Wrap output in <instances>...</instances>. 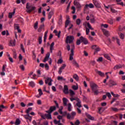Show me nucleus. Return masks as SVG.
Here are the masks:
<instances>
[{
	"mask_svg": "<svg viewBox=\"0 0 125 125\" xmlns=\"http://www.w3.org/2000/svg\"><path fill=\"white\" fill-rule=\"evenodd\" d=\"M76 112L72 111L71 113H67V111H64L62 112V117H65L66 116L67 119L68 120H74V118H75V116H76Z\"/></svg>",
	"mask_w": 125,
	"mask_h": 125,
	"instance_id": "obj_1",
	"label": "nucleus"
},
{
	"mask_svg": "<svg viewBox=\"0 0 125 125\" xmlns=\"http://www.w3.org/2000/svg\"><path fill=\"white\" fill-rule=\"evenodd\" d=\"M26 8L27 9V12L28 13H31L33 10H35V9H36V7H33L30 5V3H27Z\"/></svg>",
	"mask_w": 125,
	"mask_h": 125,
	"instance_id": "obj_2",
	"label": "nucleus"
},
{
	"mask_svg": "<svg viewBox=\"0 0 125 125\" xmlns=\"http://www.w3.org/2000/svg\"><path fill=\"white\" fill-rule=\"evenodd\" d=\"M74 39L73 36H67L65 40L66 43H72L74 42Z\"/></svg>",
	"mask_w": 125,
	"mask_h": 125,
	"instance_id": "obj_3",
	"label": "nucleus"
},
{
	"mask_svg": "<svg viewBox=\"0 0 125 125\" xmlns=\"http://www.w3.org/2000/svg\"><path fill=\"white\" fill-rule=\"evenodd\" d=\"M53 80H52L51 79V78L48 77L47 78H46V79L45 80V83H46V84H48V85H49V86H51L52 85V82Z\"/></svg>",
	"mask_w": 125,
	"mask_h": 125,
	"instance_id": "obj_4",
	"label": "nucleus"
},
{
	"mask_svg": "<svg viewBox=\"0 0 125 125\" xmlns=\"http://www.w3.org/2000/svg\"><path fill=\"white\" fill-rule=\"evenodd\" d=\"M92 49H94L95 51L94 54H96L98 51H100V49L97 45H93L92 46Z\"/></svg>",
	"mask_w": 125,
	"mask_h": 125,
	"instance_id": "obj_5",
	"label": "nucleus"
},
{
	"mask_svg": "<svg viewBox=\"0 0 125 125\" xmlns=\"http://www.w3.org/2000/svg\"><path fill=\"white\" fill-rule=\"evenodd\" d=\"M91 87L92 89V91H94L95 90H97V88H98V86L94 83H93L90 84Z\"/></svg>",
	"mask_w": 125,
	"mask_h": 125,
	"instance_id": "obj_6",
	"label": "nucleus"
},
{
	"mask_svg": "<svg viewBox=\"0 0 125 125\" xmlns=\"http://www.w3.org/2000/svg\"><path fill=\"white\" fill-rule=\"evenodd\" d=\"M80 40L82 42H83L84 44H87L88 43V41H87V39L83 38V36L80 37Z\"/></svg>",
	"mask_w": 125,
	"mask_h": 125,
	"instance_id": "obj_7",
	"label": "nucleus"
},
{
	"mask_svg": "<svg viewBox=\"0 0 125 125\" xmlns=\"http://www.w3.org/2000/svg\"><path fill=\"white\" fill-rule=\"evenodd\" d=\"M63 91L64 94H69V89L68 88V86L67 85L64 86Z\"/></svg>",
	"mask_w": 125,
	"mask_h": 125,
	"instance_id": "obj_8",
	"label": "nucleus"
},
{
	"mask_svg": "<svg viewBox=\"0 0 125 125\" xmlns=\"http://www.w3.org/2000/svg\"><path fill=\"white\" fill-rule=\"evenodd\" d=\"M46 113H48L45 114L46 118H47V119H48V120H51L52 119V117H51V112L46 111Z\"/></svg>",
	"mask_w": 125,
	"mask_h": 125,
	"instance_id": "obj_9",
	"label": "nucleus"
},
{
	"mask_svg": "<svg viewBox=\"0 0 125 125\" xmlns=\"http://www.w3.org/2000/svg\"><path fill=\"white\" fill-rule=\"evenodd\" d=\"M65 67H66V64H63L62 66L60 68L59 70V74H60V75H61V74L62 73V70H64Z\"/></svg>",
	"mask_w": 125,
	"mask_h": 125,
	"instance_id": "obj_10",
	"label": "nucleus"
},
{
	"mask_svg": "<svg viewBox=\"0 0 125 125\" xmlns=\"http://www.w3.org/2000/svg\"><path fill=\"white\" fill-rule=\"evenodd\" d=\"M15 42H16V40H15V39H14L13 41L11 40L9 42V46H15Z\"/></svg>",
	"mask_w": 125,
	"mask_h": 125,
	"instance_id": "obj_11",
	"label": "nucleus"
},
{
	"mask_svg": "<svg viewBox=\"0 0 125 125\" xmlns=\"http://www.w3.org/2000/svg\"><path fill=\"white\" fill-rule=\"evenodd\" d=\"M95 71L97 73V74H98L100 76V77H104L105 74H104V73L102 72V71L98 70H96Z\"/></svg>",
	"mask_w": 125,
	"mask_h": 125,
	"instance_id": "obj_12",
	"label": "nucleus"
},
{
	"mask_svg": "<svg viewBox=\"0 0 125 125\" xmlns=\"http://www.w3.org/2000/svg\"><path fill=\"white\" fill-rule=\"evenodd\" d=\"M55 110H56V106H52L50 107L49 110H47V111L52 113L53 111H55Z\"/></svg>",
	"mask_w": 125,
	"mask_h": 125,
	"instance_id": "obj_13",
	"label": "nucleus"
},
{
	"mask_svg": "<svg viewBox=\"0 0 125 125\" xmlns=\"http://www.w3.org/2000/svg\"><path fill=\"white\" fill-rule=\"evenodd\" d=\"M49 56H50V54L49 53H47L43 61V62L45 63L47 60H48V58H49Z\"/></svg>",
	"mask_w": 125,
	"mask_h": 125,
	"instance_id": "obj_14",
	"label": "nucleus"
},
{
	"mask_svg": "<svg viewBox=\"0 0 125 125\" xmlns=\"http://www.w3.org/2000/svg\"><path fill=\"white\" fill-rule=\"evenodd\" d=\"M54 14V11L51 10L50 12L48 13V18L49 20L51 19V17H52V16Z\"/></svg>",
	"mask_w": 125,
	"mask_h": 125,
	"instance_id": "obj_15",
	"label": "nucleus"
},
{
	"mask_svg": "<svg viewBox=\"0 0 125 125\" xmlns=\"http://www.w3.org/2000/svg\"><path fill=\"white\" fill-rule=\"evenodd\" d=\"M74 4L77 6V8H81V7H82L81 4H80V3H79V2L77 1L76 0H74Z\"/></svg>",
	"mask_w": 125,
	"mask_h": 125,
	"instance_id": "obj_16",
	"label": "nucleus"
},
{
	"mask_svg": "<svg viewBox=\"0 0 125 125\" xmlns=\"http://www.w3.org/2000/svg\"><path fill=\"white\" fill-rule=\"evenodd\" d=\"M62 103L63 104V106H67V103H68V99L66 98H63L62 99Z\"/></svg>",
	"mask_w": 125,
	"mask_h": 125,
	"instance_id": "obj_17",
	"label": "nucleus"
},
{
	"mask_svg": "<svg viewBox=\"0 0 125 125\" xmlns=\"http://www.w3.org/2000/svg\"><path fill=\"white\" fill-rule=\"evenodd\" d=\"M88 7H89V8H93L94 7V5L92 3H90V4H86L85 5V8H88Z\"/></svg>",
	"mask_w": 125,
	"mask_h": 125,
	"instance_id": "obj_18",
	"label": "nucleus"
},
{
	"mask_svg": "<svg viewBox=\"0 0 125 125\" xmlns=\"http://www.w3.org/2000/svg\"><path fill=\"white\" fill-rule=\"evenodd\" d=\"M121 68H123V66L121 64H119L116 65L114 67L113 69L114 70H118V69H121Z\"/></svg>",
	"mask_w": 125,
	"mask_h": 125,
	"instance_id": "obj_19",
	"label": "nucleus"
},
{
	"mask_svg": "<svg viewBox=\"0 0 125 125\" xmlns=\"http://www.w3.org/2000/svg\"><path fill=\"white\" fill-rule=\"evenodd\" d=\"M54 42H52L50 46V50L51 53H52V50H54Z\"/></svg>",
	"mask_w": 125,
	"mask_h": 125,
	"instance_id": "obj_20",
	"label": "nucleus"
},
{
	"mask_svg": "<svg viewBox=\"0 0 125 125\" xmlns=\"http://www.w3.org/2000/svg\"><path fill=\"white\" fill-rule=\"evenodd\" d=\"M93 2L94 5L96 6V7H99V2H98V1H97V0H93Z\"/></svg>",
	"mask_w": 125,
	"mask_h": 125,
	"instance_id": "obj_21",
	"label": "nucleus"
},
{
	"mask_svg": "<svg viewBox=\"0 0 125 125\" xmlns=\"http://www.w3.org/2000/svg\"><path fill=\"white\" fill-rule=\"evenodd\" d=\"M109 84H110V86H113V85H117V83L113 80H110Z\"/></svg>",
	"mask_w": 125,
	"mask_h": 125,
	"instance_id": "obj_22",
	"label": "nucleus"
},
{
	"mask_svg": "<svg viewBox=\"0 0 125 125\" xmlns=\"http://www.w3.org/2000/svg\"><path fill=\"white\" fill-rule=\"evenodd\" d=\"M14 14H15V9H14V11L12 13H9V18L11 19Z\"/></svg>",
	"mask_w": 125,
	"mask_h": 125,
	"instance_id": "obj_23",
	"label": "nucleus"
},
{
	"mask_svg": "<svg viewBox=\"0 0 125 125\" xmlns=\"http://www.w3.org/2000/svg\"><path fill=\"white\" fill-rule=\"evenodd\" d=\"M103 55L104 57L106 58V59L111 61V58L110 57V56H109V55L108 54H104Z\"/></svg>",
	"mask_w": 125,
	"mask_h": 125,
	"instance_id": "obj_24",
	"label": "nucleus"
},
{
	"mask_svg": "<svg viewBox=\"0 0 125 125\" xmlns=\"http://www.w3.org/2000/svg\"><path fill=\"white\" fill-rule=\"evenodd\" d=\"M44 27V24H42L40 25V26L39 27V28H38V32L39 33H41L42 32V29H43V27Z\"/></svg>",
	"mask_w": 125,
	"mask_h": 125,
	"instance_id": "obj_25",
	"label": "nucleus"
},
{
	"mask_svg": "<svg viewBox=\"0 0 125 125\" xmlns=\"http://www.w3.org/2000/svg\"><path fill=\"white\" fill-rule=\"evenodd\" d=\"M82 103V101H78V102H77V104H76V106H77V107H79V108H81L82 107V104H81Z\"/></svg>",
	"mask_w": 125,
	"mask_h": 125,
	"instance_id": "obj_26",
	"label": "nucleus"
},
{
	"mask_svg": "<svg viewBox=\"0 0 125 125\" xmlns=\"http://www.w3.org/2000/svg\"><path fill=\"white\" fill-rule=\"evenodd\" d=\"M13 58L15 59H16L17 58V54H16V51L15 50H13Z\"/></svg>",
	"mask_w": 125,
	"mask_h": 125,
	"instance_id": "obj_27",
	"label": "nucleus"
},
{
	"mask_svg": "<svg viewBox=\"0 0 125 125\" xmlns=\"http://www.w3.org/2000/svg\"><path fill=\"white\" fill-rule=\"evenodd\" d=\"M83 25L84 26H85V27L86 26V25L87 26H88V27L89 28V29L91 27V25H90V23H89V22H85V23H84L83 24Z\"/></svg>",
	"mask_w": 125,
	"mask_h": 125,
	"instance_id": "obj_28",
	"label": "nucleus"
},
{
	"mask_svg": "<svg viewBox=\"0 0 125 125\" xmlns=\"http://www.w3.org/2000/svg\"><path fill=\"white\" fill-rule=\"evenodd\" d=\"M38 42L39 44H42V37L40 36L39 37Z\"/></svg>",
	"mask_w": 125,
	"mask_h": 125,
	"instance_id": "obj_29",
	"label": "nucleus"
},
{
	"mask_svg": "<svg viewBox=\"0 0 125 125\" xmlns=\"http://www.w3.org/2000/svg\"><path fill=\"white\" fill-rule=\"evenodd\" d=\"M104 34L106 36V37H109L110 36V34H109V31L107 30H104Z\"/></svg>",
	"mask_w": 125,
	"mask_h": 125,
	"instance_id": "obj_30",
	"label": "nucleus"
},
{
	"mask_svg": "<svg viewBox=\"0 0 125 125\" xmlns=\"http://www.w3.org/2000/svg\"><path fill=\"white\" fill-rule=\"evenodd\" d=\"M71 107H72V104H70V103L68 104V107H67V110L69 112H71V111H72V109L71 108Z\"/></svg>",
	"mask_w": 125,
	"mask_h": 125,
	"instance_id": "obj_31",
	"label": "nucleus"
},
{
	"mask_svg": "<svg viewBox=\"0 0 125 125\" xmlns=\"http://www.w3.org/2000/svg\"><path fill=\"white\" fill-rule=\"evenodd\" d=\"M81 42H82V40H81V37H80V39L77 40V41H76V44L77 45H80Z\"/></svg>",
	"mask_w": 125,
	"mask_h": 125,
	"instance_id": "obj_32",
	"label": "nucleus"
},
{
	"mask_svg": "<svg viewBox=\"0 0 125 125\" xmlns=\"http://www.w3.org/2000/svg\"><path fill=\"white\" fill-rule=\"evenodd\" d=\"M38 25H39V22L36 21V22L34 23V28L35 30H37L38 29Z\"/></svg>",
	"mask_w": 125,
	"mask_h": 125,
	"instance_id": "obj_33",
	"label": "nucleus"
},
{
	"mask_svg": "<svg viewBox=\"0 0 125 125\" xmlns=\"http://www.w3.org/2000/svg\"><path fill=\"white\" fill-rule=\"evenodd\" d=\"M73 56H74V53L71 52L70 57H69V60H70V61H72V60L74 59V58H73Z\"/></svg>",
	"mask_w": 125,
	"mask_h": 125,
	"instance_id": "obj_34",
	"label": "nucleus"
},
{
	"mask_svg": "<svg viewBox=\"0 0 125 125\" xmlns=\"http://www.w3.org/2000/svg\"><path fill=\"white\" fill-rule=\"evenodd\" d=\"M87 117L88 119H89V120H91L92 121H93L94 120V117L91 116L89 114H87Z\"/></svg>",
	"mask_w": 125,
	"mask_h": 125,
	"instance_id": "obj_35",
	"label": "nucleus"
},
{
	"mask_svg": "<svg viewBox=\"0 0 125 125\" xmlns=\"http://www.w3.org/2000/svg\"><path fill=\"white\" fill-rule=\"evenodd\" d=\"M119 37H120V39H122V40H124V39L125 38V35H124V34H123L122 33H119Z\"/></svg>",
	"mask_w": 125,
	"mask_h": 125,
	"instance_id": "obj_36",
	"label": "nucleus"
},
{
	"mask_svg": "<svg viewBox=\"0 0 125 125\" xmlns=\"http://www.w3.org/2000/svg\"><path fill=\"white\" fill-rule=\"evenodd\" d=\"M20 123H21V121L19 119H17L16 120V122L15 123V125H20Z\"/></svg>",
	"mask_w": 125,
	"mask_h": 125,
	"instance_id": "obj_37",
	"label": "nucleus"
},
{
	"mask_svg": "<svg viewBox=\"0 0 125 125\" xmlns=\"http://www.w3.org/2000/svg\"><path fill=\"white\" fill-rule=\"evenodd\" d=\"M75 49V45L74 44H71V52L74 53V50Z\"/></svg>",
	"mask_w": 125,
	"mask_h": 125,
	"instance_id": "obj_38",
	"label": "nucleus"
},
{
	"mask_svg": "<svg viewBox=\"0 0 125 125\" xmlns=\"http://www.w3.org/2000/svg\"><path fill=\"white\" fill-rule=\"evenodd\" d=\"M62 110H63V106H61V108L59 109V112L61 115H63V111H62Z\"/></svg>",
	"mask_w": 125,
	"mask_h": 125,
	"instance_id": "obj_39",
	"label": "nucleus"
},
{
	"mask_svg": "<svg viewBox=\"0 0 125 125\" xmlns=\"http://www.w3.org/2000/svg\"><path fill=\"white\" fill-rule=\"evenodd\" d=\"M73 79H75L76 81H79V76H78L77 74H75L73 75Z\"/></svg>",
	"mask_w": 125,
	"mask_h": 125,
	"instance_id": "obj_40",
	"label": "nucleus"
},
{
	"mask_svg": "<svg viewBox=\"0 0 125 125\" xmlns=\"http://www.w3.org/2000/svg\"><path fill=\"white\" fill-rule=\"evenodd\" d=\"M73 64H74V66H75V67H76L77 68H79V63H78L77 62L74 61L73 62Z\"/></svg>",
	"mask_w": 125,
	"mask_h": 125,
	"instance_id": "obj_41",
	"label": "nucleus"
},
{
	"mask_svg": "<svg viewBox=\"0 0 125 125\" xmlns=\"http://www.w3.org/2000/svg\"><path fill=\"white\" fill-rule=\"evenodd\" d=\"M69 92L70 93L71 96H73L75 95V92H74V91H73V90L70 89Z\"/></svg>",
	"mask_w": 125,
	"mask_h": 125,
	"instance_id": "obj_42",
	"label": "nucleus"
},
{
	"mask_svg": "<svg viewBox=\"0 0 125 125\" xmlns=\"http://www.w3.org/2000/svg\"><path fill=\"white\" fill-rule=\"evenodd\" d=\"M72 89L74 90H78V89H79V86L74 85L72 86Z\"/></svg>",
	"mask_w": 125,
	"mask_h": 125,
	"instance_id": "obj_43",
	"label": "nucleus"
},
{
	"mask_svg": "<svg viewBox=\"0 0 125 125\" xmlns=\"http://www.w3.org/2000/svg\"><path fill=\"white\" fill-rule=\"evenodd\" d=\"M32 107H29L26 110V114H29L31 111H32Z\"/></svg>",
	"mask_w": 125,
	"mask_h": 125,
	"instance_id": "obj_44",
	"label": "nucleus"
},
{
	"mask_svg": "<svg viewBox=\"0 0 125 125\" xmlns=\"http://www.w3.org/2000/svg\"><path fill=\"white\" fill-rule=\"evenodd\" d=\"M82 22V21H81V19H78L76 20V24L77 25H80Z\"/></svg>",
	"mask_w": 125,
	"mask_h": 125,
	"instance_id": "obj_45",
	"label": "nucleus"
},
{
	"mask_svg": "<svg viewBox=\"0 0 125 125\" xmlns=\"http://www.w3.org/2000/svg\"><path fill=\"white\" fill-rule=\"evenodd\" d=\"M29 85H30V86H31L32 87H34L35 86V83L32 81L29 82Z\"/></svg>",
	"mask_w": 125,
	"mask_h": 125,
	"instance_id": "obj_46",
	"label": "nucleus"
},
{
	"mask_svg": "<svg viewBox=\"0 0 125 125\" xmlns=\"http://www.w3.org/2000/svg\"><path fill=\"white\" fill-rule=\"evenodd\" d=\"M23 117L25 119H26V120H28L30 122H31V121H32V118L31 117H29L27 116H23Z\"/></svg>",
	"mask_w": 125,
	"mask_h": 125,
	"instance_id": "obj_47",
	"label": "nucleus"
},
{
	"mask_svg": "<svg viewBox=\"0 0 125 125\" xmlns=\"http://www.w3.org/2000/svg\"><path fill=\"white\" fill-rule=\"evenodd\" d=\"M58 80L59 81H65L66 80V79L63 78L62 77H61V76L58 77Z\"/></svg>",
	"mask_w": 125,
	"mask_h": 125,
	"instance_id": "obj_48",
	"label": "nucleus"
},
{
	"mask_svg": "<svg viewBox=\"0 0 125 125\" xmlns=\"http://www.w3.org/2000/svg\"><path fill=\"white\" fill-rule=\"evenodd\" d=\"M97 62H102L103 61V58L101 57L97 60Z\"/></svg>",
	"mask_w": 125,
	"mask_h": 125,
	"instance_id": "obj_49",
	"label": "nucleus"
},
{
	"mask_svg": "<svg viewBox=\"0 0 125 125\" xmlns=\"http://www.w3.org/2000/svg\"><path fill=\"white\" fill-rule=\"evenodd\" d=\"M40 116L41 118H42V119H43V120H45V118H46V116H45V114H43L42 113H41Z\"/></svg>",
	"mask_w": 125,
	"mask_h": 125,
	"instance_id": "obj_50",
	"label": "nucleus"
},
{
	"mask_svg": "<svg viewBox=\"0 0 125 125\" xmlns=\"http://www.w3.org/2000/svg\"><path fill=\"white\" fill-rule=\"evenodd\" d=\"M48 33V31H46L45 32L44 35V39H47V34Z\"/></svg>",
	"mask_w": 125,
	"mask_h": 125,
	"instance_id": "obj_51",
	"label": "nucleus"
},
{
	"mask_svg": "<svg viewBox=\"0 0 125 125\" xmlns=\"http://www.w3.org/2000/svg\"><path fill=\"white\" fill-rule=\"evenodd\" d=\"M108 22L111 25L113 24L114 23V21H113V20L112 19H109L108 21Z\"/></svg>",
	"mask_w": 125,
	"mask_h": 125,
	"instance_id": "obj_52",
	"label": "nucleus"
},
{
	"mask_svg": "<svg viewBox=\"0 0 125 125\" xmlns=\"http://www.w3.org/2000/svg\"><path fill=\"white\" fill-rule=\"evenodd\" d=\"M93 92H94L95 95H97L99 94V92L98 91V90L93 91Z\"/></svg>",
	"mask_w": 125,
	"mask_h": 125,
	"instance_id": "obj_53",
	"label": "nucleus"
},
{
	"mask_svg": "<svg viewBox=\"0 0 125 125\" xmlns=\"http://www.w3.org/2000/svg\"><path fill=\"white\" fill-rule=\"evenodd\" d=\"M80 124H81V122L79 120H76L75 122V125H80Z\"/></svg>",
	"mask_w": 125,
	"mask_h": 125,
	"instance_id": "obj_54",
	"label": "nucleus"
},
{
	"mask_svg": "<svg viewBox=\"0 0 125 125\" xmlns=\"http://www.w3.org/2000/svg\"><path fill=\"white\" fill-rule=\"evenodd\" d=\"M6 68V64H4L2 66V71L4 72L5 71V68Z\"/></svg>",
	"mask_w": 125,
	"mask_h": 125,
	"instance_id": "obj_55",
	"label": "nucleus"
},
{
	"mask_svg": "<svg viewBox=\"0 0 125 125\" xmlns=\"http://www.w3.org/2000/svg\"><path fill=\"white\" fill-rule=\"evenodd\" d=\"M21 48L23 52H25V49H24V46L22 44H21Z\"/></svg>",
	"mask_w": 125,
	"mask_h": 125,
	"instance_id": "obj_56",
	"label": "nucleus"
},
{
	"mask_svg": "<svg viewBox=\"0 0 125 125\" xmlns=\"http://www.w3.org/2000/svg\"><path fill=\"white\" fill-rule=\"evenodd\" d=\"M38 91L39 92V95L41 96L42 95V89H39Z\"/></svg>",
	"mask_w": 125,
	"mask_h": 125,
	"instance_id": "obj_57",
	"label": "nucleus"
},
{
	"mask_svg": "<svg viewBox=\"0 0 125 125\" xmlns=\"http://www.w3.org/2000/svg\"><path fill=\"white\" fill-rule=\"evenodd\" d=\"M102 27L106 28L108 27V25L107 24H102Z\"/></svg>",
	"mask_w": 125,
	"mask_h": 125,
	"instance_id": "obj_58",
	"label": "nucleus"
},
{
	"mask_svg": "<svg viewBox=\"0 0 125 125\" xmlns=\"http://www.w3.org/2000/svg\"><path fill=\"white\" fill-rule=\"evenodd\" d=\"M111 110H112V111H114V112H117L119 110L117 108L111 107Z\"/></svg>",
	"mask_w": 125,
	"mask_h": 125,
	"instance_id": "obj_59",
	"label": "nucleus"
},
{
	"mask_svg": "<svg viewBox=\"0 0 125 125\" xmlns=\"http://www.w3.org/2000/svg\"><path fill=\"white\" fill-rule=\"evenodd\" d=\"M106 96H107V97H108V98H111V97H112V96H111V94L109 92L106 93Z\"/></svg>",
	"mask_w": 125,
	"mask_h": 125,
	"instance_id": "obj_60",
	"label": "nucleus"
},
{
	"mask_svg": "<svg viewBox=\"0 0 125 125\" xmlns=\"http://www.w3.org/2000/svg\"><path fill=\"white\" fill-rule=\"evenodd\" d=\"M110 10H111V12H112L113 13H116V12H117V11H116V10L113 9L111 7H110Z\"/></svg>",
	"mask_w": 125,
	"mask_h": 125,
	"instance_id": "obj_61",
	"label": "nucleus"
},
{
	"mask_svg": "<svg viewBox=\"0 0 125 125\" xmlns=\"http://www.w3.org/2000/svg\"><path fill=\"white\" fill-rule=\"evenodd\" d=\"M89 32H90L89 29L86 28V35H88V34H89Z\"/></svg>",
	"mask_w": 125,
	"mask_h": 125,
	"instance_id": "obj_62",
	"label": "nucleus"
},
{
	"mask_svg": "<svg viewBox=\"0 0 125 125\" xmlns=\"http://www.w3.org/2000/svg\"><path fill=\"white\" fill-rule=\"evenodd\" d=\"M40 125H48V122L45 121L43 123V124H41Z\"/></svg>",
	"mask_w": 125,
	"mask_h": 125,
	"instance_id": "obj_63",
	"label": "nucleus"
},
{
	"mask_svg": "<svg viewBox=\"0 0 125 125\" xmlns=\"http://www.w3.org/2000/svg\"><path fill=\"white\" fill-rule=\"evenodd\" d=\"M58 120H62L63 119V116H61V115H59L58 117H57Z\"/></svg>",
	"mask_w": 125,
	"mask_h": 125,
	"instance_id": "obj_64",
	"label": "nucleus"
}]
</instances>
